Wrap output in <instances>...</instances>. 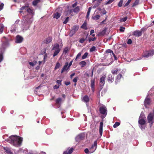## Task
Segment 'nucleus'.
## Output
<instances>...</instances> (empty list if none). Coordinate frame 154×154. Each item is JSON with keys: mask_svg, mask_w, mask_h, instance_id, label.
I'll return each instance as SVG.
<instances>
[{"mask_svg": "<svg viewBox=\"0 0 154 154\" xmlns=\"http://www.w3.org/2000/svg\"><path fill=\"white\" fill-rule=\"evenodd\" d=\"M21 10L19 12L24 14L26 11L27 13L30 14L27 15L23 16V19L21 21L22 28L23 30H26L28 29L30 25L33 21V16L34 15V11L29 7L28 5L23 6L20 8Z\"/></svg>", "mask_w": 154, "mask_h": 154, "instance_id": "obj_1", "label": "nucleus"}, {"mask_svg": "<svg viewBox=\"0 0 154 154\" xmlns=\"http://www.w3.org/2000/svg\"><path fill=\"white\" fill-rule=\"evenodd\" d=\"M5 140L15 146L19 147L21 145L23 138L16 135H12Z\"/></svg>", "mask_w": 154, "mask_h": 154, "instance_id": "obj_2", "label": "nucleus"}, {"mask_svg": "<svg viewBox=\"0 0 154 154\" xmlns=\"http://www.w3.org/2000/svg\"><path fill=\"white\" fill-rule=\"evenodd\" d=\"M9 45L8 40H6L2 43L1 48L0 49V63L3 60V54L5 49L8 47Z\"/></svg>", "mask_w": 154, "mask_h": 154, "instance_id": "obj_3", "label": "nucleus"}, {"mask_svg": "<svg viewBox=\"0 0 154 154\" xmlns=\"http://www.w3.org/2000/svg\"><path fill=\"white\" fill-rule=\"evenodd\" d=\"M100 113L102 115L101 118L102 119L104 118L107 114V109L106 107L104 105H102L99 109Z\"/></svg>", "mask_w": 154, "mask_h": 154, "instance_id": "obj_4", "label": "nucleus"}, {"mask_svg": "<svg viewBox=\"0 0 154 154\" xmlns=\"http://www.w3.org/2000/svg\"><path fill=\"white\" fill-rule=\"evenodd\" d=\"M154 111L152 112H150L147 116V120L151 127L154 123Z\"/></svg>", "mask_w": 154, "mask_h": 154, "instance_id": "obj_5", "label": "nucleus"}, {"mask_svg": "<svg viewBox=\"0 0 154 154\" xmlns=\"http://www.w3.org/2000/svg\"><path fill=\"white\" fill-rule=\"evenodd\" d=\"M52 50H55L53 55V56L54 57L58 54L60 51L59 44L57 43L55 44L53 47Z\"/></svg>", "mask_w": 154, "mask_h": 154, "instance_id": "obj_6", "label": "nucleus"}, {"mask_svg": "<svg viewBox=\"0 0 154 154\" xmlns=\"http://www.w3.org/2000/svg\"><path fill=\"white\" fill-rule=\"evenodd\" d=\"M146 119H139L138 123L139 124V127L141 130L145 128V124L146 123Z\"/></svg>", "mask_w": 154, "mask_h": 154, "instance_id": "obj_7", "label": "nucleus"}, {"mask_svg": "<svg viewBox=\"0 0 154 154\" xmlns=\"http://www.w3.org/2000/svg\"><path fill=\"white\" fill-rule=\"evenodd\" d=\"M154 54V50H151L149 51H145L143 55V57L148 58L149 57L151 56Z\"/></svg>", "mask_w": 154, "mask_h": 154, "instance_id": "obj_8", "label": "nucleus"}, {"mask_svg": "<svg viewBox=\"0 0 154 154\" xmlns=\"http://www.w3.org/2000/svg\"><path fill=\"white\" fill-rule=\"evenodd\" d=\"M106 76L105 75H102L100 79V85L102 88L104 86L105 83V80L106 79Z\"/></svg>", "mask_w": 154, "mask_h": 154, "instance_id": "obj_9", "label": "nucleus"}, {"mask_svg": "<svg viewBox=\"0 0 154 154\" xmlns=\"http://www.w3.org/2000/svg\"><path fill=\"white\" fill-rule=\"evenodd\" d=\"M85 137V134H80L77 136L75 138V140L77 142H79L83 140Z\"/></svg>", "mask_w": 154, "mask_h": 154, "instance_id": "obj_10", "label": "nucleus"}, {"mask_svg": "<svg viewBox=\"0 0 154 154\" xmlns=\"http://www.w3.org/2000/svg\"><path fill=\"white\" fill-rule=\"evenodd\" d=\"M97 146V141H94V144L89 149V153L93 152L96 149Z\"/></svg>", "mask_w": 154, "mask_h": 154, "instance_id": "obj_11", "label": "nucleus"}, {"mask_svg": "<svg viewBox=\"0 0 154 154\" xmlns=\"http://www.w3.org/2000/svg\"><path fill=\"white\" fill-rule=\"evenodd\" d=\"M68 65V62H66L65 63V65L61 69V73H62L65 71H66L67 72H68V70L69 69L70 67H69V66Z\"/></svg>", "mask_w": 154, "mask_h": 154, "instance_id": "obj_12", "label": "nucleus"}, {"mask_svg": "<svg viewBox=\"0 0 154 154\" xmlns=\"http://www.w3.org/2000/svg\"><path fill=\"white\" fill-rule=\"evenodd\" d=\"M143 30H144V29L143 28L140 31L136 30L133 32V34L134 35L138 37L142 35V32L143 31Z\"/></svg>", "mask_w": 154, "mask_h": 154, "instance_id": "obj_13", "label": "nucleus"}, {"mask_svg": "<svg viewBox=\"0 0 154 154\" xmlns=\"http://www.w3.org/2000/svg\"><path fill=\"white\" fill-rule=\"evenodd\" d=\"M151 100L148 97V96L145 99L144 102V105L145 107L146 108L148 107V106L150 104Z\"/></svg>", "mask_w": 154, "mask_h": 154, "instance_id": "obj_14", "label": "nucleus"}, {"mask_svg": "<svg viewBox=\"0 0 154 154\" xmlns=\"http://www.w3.org/2000/svg\"><path fill=\"white\" fill-rule=\"evenodd\" d=\"M23 38L22 37L19 35H17L16 36L15 40V42L17 43H20L23 41Z\"/></svg>", "mask_w": 154, "mask_h": 154, "instance_id": "obj_15", "label": "nucleus"}, {"mask_svg": "<svg viewBox=\"0 0 154 154\" xmlns=\"http://www.w3.org/2000/svg\"><path fill=\"white\" fill-rule=\"evenodd\" d=\"M114 77L111 74H109L108 76L107 80L109 83H112L114 80Z\"/></svg>", "mask_w": 154, "mask_h": 154, "instance_id": "obj_16", "label": "nucleus"}, {"mask_svg": "<svg viewBox=\"0 0 154 154\" xmlns=\"http://www.w3.org/2000/svg\"><path fill=\"white\" fill-rule=\"evenodd\" d=\"M103 122H100V125L99 126V133L100 136H101L103 134Z\"/></svg>", "mask_w": 154, "mask_h": 154, "instance_id": "obj_17", "label": "nucleus"}, {"mask_svg": "<svg viewBox=\"0 0 154 154\" xmlns=\"http://www.w3.org/2000/svg\"><path fill=\"white\" fill-rule=\"evenodd\" d=\"M113 51L110 49H108L106 51V53L105 54L106 56H111L112 54H113Z\"/></svg>", "mask_w": 154, "mask_h": 154, "instance_id": "obj_18", "label": "nucleus"}, {"mask_svg": "<svg viewBox=\"0 0 154 154\" xmlns=\"http://www.w3.org/2000/svg\"><path fill=\"white\" fill-rule=\"evenodd\" d=\"M122 77V75L121 74H119L118 75H117L116 78V81H115V83L116 84H117L118 82H120V79Z\"/></svg>", "mask_w": 154, "mask_h": 154, "instance_id": "obj_19", "label": "nucleus"}, {"mask_svg": "<svg viewBox=\"0 0 154 154\" xmlns=\"http://www.w3.org/2000/svg\"><path fill=\"white\" fill-rule=\"evenodd\" d=\"M91 87L93 92L94 91V80L92 79L91 80Z\"/></svg>", "mask_w": 154, "mask_h": 154, "instance_id": "obj_20", "label": "nucleus"}, {"mask_svg": "<svg viewBox=\"0 0 154 154\" xmlns=\"http://www.w3.org/2000/svg\"><path fill=\"white\" fill-rule=\"evenodd\" d=\"M73 149L72 148L69 150L65 151L63 152V154H71L73 152Z\"/></svg>", "mask_w": 154, "mask_h": 154, "instance_id": "obj_21", "label": "nucleus"}, {"mask_svg": "<svg viewBox=\"0 0 154 154\" xmlns=\"http://www.w3.org/2000/svg\"><path fill=\"white\" fill-rule=\"evenodd\" d=\"M4 149L5 151L8 154H13L12 152L9 148L8 147H4Z\"/></svg>", "mask_w": 154, "mask_h": 154, "instance_id": "obj_22", "label": "nucleus"}, {"mask_svg": "<svg viewBox=\"0 0 154 154\" xmlns=\"http://www.w3.org/2000/svg\"><path fill=\"white\" fill-rule=\"evenodd\" d=\"M73 12V9H70L65 12V14H66V16L70 15H72V13Z\"/></svg>", "mask_w": 154, "mask_h": 154, "instance_id": "obj_23", "label": "nucleus"}, {"mask_svg": "<svg viewBox=\"0 0 154 154\" xmlns=\"http://www.w3.org/2000/svg\"><path fill=\"white\" fill-rule=\"evenodd\" d=\"M119 71H120V69H114L112 70L111 72L114 75L117 74Z\"/></svg>", "mask_w": 154, "mask_h": 154, "instance_id": "obj_24", "label": "nucleus"}, {"mask_svg": "<svg viewBox=\"0 0 154 154\" xmlns=\"http://www.w3.org/2000/svg\"><path fill=\"white\" fill-rule=\"evenodd\" d=\"M52 40V38L51 37H49L45 39V43L46 44H48L50 43Z\"/></svg>", "mask_w": 154, "mask_h": 154, "instance_id": "obj_25", "label": "nucleus"}, {"mask_svg": "<svg viewBox=\"0 0 154 154\" xmlns=\"http://www.w3.org/2000/svg\"><path fill=\"white\" fill-rule=\"evenodd\" d=\"M83 100L85 102H88L89 100V97L87 95L83 97Z\"/></svg>", "mask_w": 154, "mask_h": 154, "instance_id": "obj_26", "label": "nucleus"}, {"mask_svg": "<svg viewBox=\"0 0 154 154\" xmlns=\"http://www.w3.org/2000/svg\"><path fill=\"white\" fill-rule=\"evenodd\" d=\"M60 15L61 14H60L58 12H57L54 14V17L58 19L60 17Z\"/></svg>", "mask_w": 154, "mask_h": 154, "instance_id": "obj_27", "label": "nucleus"}, {"mask_svg": "<svg viewBox=\"0 0 154 154\" xmlns=\"http://www.w3.org/2000/svg\"><path fill=\"white\" fill-rule=\"evenodd\" d=\"M81 28L85 30H87V23L86 22H85L81 26Z\"/></svg>", "mask_w": 154, "mask_h": 154, "instance_id": "obj_28", "label": "nucleus"}, {"mask_svg": "<svg viewBox=\"0 0 154 154\" xmlns=\"http://www.w3.org/2000/svg\"><path fill=\"white\" fill-rule=\"evenodd\" d=\"M86 64V63L84 61H81L79 63V64L81 66V67H83L85 66Z\"/></svg>", "mask_w": 154, "mask_h": 154, "instance_id": "obj_29", "label": "nucleus"}, {"mask_svg": "<svg viewBox=\"0 0 154 154\" xmlns=\"http://www.w3.org/2000/svg\"><path fill=\"white\" fill-rule=\"evenodd\" d=\"M79 27V26L75 25L72 27V29L76 32L78 30Z\"/></svg>", "mask_w": 154, "mask_h": 154, "instance_id": "obj_30", "label": "nucleus"}, {"mask_svg": "<svg viewBox=\"0 0 154 154\" xmlns=\"http://www.w3.org/2000/svg\"><path fill=\"white\" fill-rule=\"evenodd\" d=\"M40 0H34L32 2V5L34 6H36L37 4L40 2Z\"/></svg>", "mask_w": 154, "mask_h": 154, "instance_id": "obj_31", "label": "nucleus"}, {"mask_svg": "<svg viewBox=\"0 0 154 154\" xmlns=\"http://www.w3.org/2000/svg\"><path fill=\"white\" fill-rule=\"evenodd\" d=\"M37 62L36 61L34 60L32 62H29V64L32 66H33L36 64Z\"/></svg>", "mask_w": 154, "mask_h": 154, "instance_id": "obj_32", "label": "nucleus"}, {"mask_svg": "<svg viewBox=\"0 0 154 154\" xmlns=\"http://www.w3.org/2000/svg\"><path fill=\"white\" fill-rule=\"evenodd\" d=\"M4 27V26L3 24L0 23V32L1 33H2L3 32Z\"/></svg>", "mask_w": 154, "mask_h": 154, "instance_id": "obj_33", "label": "nucleus"}, {"mask_svg": "<svg viewBox=\"0 0 154 154\" xmlns=\"http://www.w3.org/2000/svg\"><path fill=\"white\" fill-rule=\"evenodd\" d=\"M100 17V16L99 15H96L93 16L92 17V18L93 19L95 20H98Z\"/></svg>", "mask_w": 154, "mask_h": 154, "instance_id": "obj_34", "label": "nucleus"}, {"mask_svg": "<svg viewBox=\"0 0 154 154\" xmlns=\"http://www.w3.org/2000/svg\"><path fill=\"white\" fill-rule=\"evenodd\" d=\"M17 28L16 26L15 25H14L12 26L11 29V32H13L15 31L16 29Z\"/></svg>", "mask_w": 154, "mask_h": 154, "instance_id": "obj_35", "label": "nucleus"}, {"mask_svg": "<svg viewBox=\"0 0 154 154\" xmlns=\"http://www.w3.org/2000/svg\"><path fill=\"white\" fill-rule=\"evenodd\" d=\"M76 32H75L73 29H72L71 30L69 33V36L70 37L72 36Z\"/></svg>", "mask_w": 154, "mask_h": 154, "instance_id": "obj_36", "label": "nucleus"}, {"mask_svg": "<svg viewBox=\"0 0 154 154\" xmlns=\"http://www.w3.org/2000/svg\"><path fill=\"white\" fill-rule=\"evenodd\" d=\"M139 119H146L143 113H141L139 117Z\"/></svg>", "mask_w": 154, "mask_h": 154, "instance_id": "obj_37", "label": "nucleus"}, {"mask_svg": "<svg viewBox=\"0 0 154 154\" xmlns=\"http://www.w3.org/2000/svg\"><path fill=\"white\" fill-rule=\"evenodd\" d=\"M61 99L60 98H58L57 99L56 101V103L58 104H60L61 101Z\"/></svg>", "mask_w": 154, "mask_h": 154, "instance_id": "obj_38", "label": "nucleus"}, {"mask_svg": "<svg viewBox=\"0 0 154 154\" xmlns=\"http://www.w3.org/2000/svg\"><path fill=\"white\" fill-rule=\"evenodd\" d=\"M96 38L94 37H89L88 39V42H91V41H93L95 40Z\"/></svg>", "mask_w": 154, "mask_h": 154, "instance_id": "obj_39", "label": "nucleus"}, {"mask_svg": "<svg viewBox=\"0 0 154 154\" xmlns=\"http://www.w3.org/2000/svg\"><path fill=\"white\" fill-rule=\"evenodd\" d=\"M60 66V64L58 62L57 63L56 65L54 67V69L56 70L59 68Z\"/></svg>", "mask_w": 154, "mask_h": 154, "instance_id": "obj_40", "label": "nucleus"}, {"mask_svg": "<svg viewBox=\"0 0 154 154\" xmlns=\"http://www.w3.org/2000/svg\"><path fill=\"white\" fill-rule=\"evenodd\" d=\"M96 48L95 47L93 46L91 48H90V52H92L93 51H96Z\"/></svg>", "mask_w": 154, "mask_h": 154, "instance_id": "obj_41", "label": "nucleus"}, {"mask_svg": "<svg viewBox=\"0 0 154 154\" xmlns=\"http://www.w3.org/2000/svg\"><path fill=\"white\" fill-rule=\"evenodd\" d=\"M120 123L119 122H115V124L113 125V127L114 128H116L120 125Z\"/></svg>", "mask_w": 154, "mask_h": 154, "instance_id": "obj_42", "label": "nucleus"}, {"mask_svg": "<svg viewBox=\"0 0 154 154\" xmlns=\"http://www.w3.org/2000/svg\"><path fill=\"white\" fill-rule=\"evenodd\" d=\"M88 54L87 52L85 53L84 54L82 57V59H85L87 57V56L88 55Z\"/></svg>", "mask_w": 154, "mask_h": 154, "instance_id": "obj_43", "label": "nucleus"}, {"mask_svg": "<svg viewBox=\"0 0 154 154\" xmlns=\"http://www.w3.org/2000/svg\"><path fill=\"white\" fill-rule=\"evenodd\" d=\"M79 10V7L78 6L75 8L73 10V12L74 11V12L75 13L78 12Z\"/></svg>", "mask_w": 154, "mask_h": 154, "instance_id": "obj_44", "label": "nucleus"}, {"mask_svg": "<svg viewBox=\"0 0 154 154\" xmlns=\"http://www.w3.org/2000/svg\"><path fill=\"white\" fill-rule=\"evenodd\" d=\"M81 54L82 53L81 52L79 53L76 56V57L75 59V60L77 61V59L79 58L81 55Z\"/></svg>", "mask_w": 154, "mask_h": 154, "instance_id": "obj_45", "label": "nucleus"}, {"mask_svg": "<svg viewBox=\"0 0 154 154\" xmlns=\"http://www.w3.org/2000/svg\"><path fill=\"white\" fill-rule=\"evenodd\" d=\"M123 0H121L118 3V5L119 7H121L122 6Z\"/></svg>", "mask_w": 154, "mask_h": 154, "instance_id": "obj_46", "label": "nucleus"}, {"mask_svg": "<svg viewBox=\"0 0 154 154\" xmlns=\"http://www.w3.org/2000/svg\"><path fill=\"white\" fill-rule=\"evenodd\" d=\"M125 28L123 26H120V27L119 30L121 32H123L124 31Z\"/></svg>", "mask_w": 154, "mask_h": 154, "instance_id": "obj_47", "label": "nucleus"}, {"mask_svg": "<svg viewBox=\"0 0 154 154\" xmlns=\"http://www.w3.org/2000/svg\"><path fill=\"white\" fill-rule=\"evenodd\" d=\"M106 33V30H103L99 34L100 35H103Z\"/></svg>", "mask_w": 154, "mask_h": 154, "instance_id": "obj_48", "label": "nucleus"}, {"mask_svg": "<svg viewBox=\"0 0 154 154\" xmlns=\"http://www.w3.org/2000/svg\"><path fill=\"white\" fill-rule=\"evenodd\" d=\"M127 19V17H125L121 19L120 20L121 22H125V21Z\"/></svg>", "mask_w": 154, "mask_h": 154, "instance_id": "obj_49", "label": "nucleus"}, {"mask_svg": "<svg viewBox=\"0 0 154 154\" xmlns=\"http://www.w3.org/2000/svg\"><path fill=\"white\" fill-rule=\"evenodd\" d=\"M78 77H75L72 80L73 82L76 83L77 81Z\"/></svg>", "mask_w": 154, "mask_h": 154, "instance_id": "obj_50", "label": "nucleus"}, {"mask_svg": "<svg viewBox=\"0 0 154 154\" xmlns=\"http://www.w3.org/2000/svg\"><path fill=\"white\" fill-rule=\"evenodd\" d=\"M69 19V17H67L66 18L65 21L63 22V23L64 24H66L68 21Z\"/></svg>", "mask_w": 154, "mask_h": 154, "instance_id": "obj_51", "label": "nucleus"}, {"mask_svg": "<svg viewBox=\"0 0 154 154\" xmlns=\"http://www.w3.org/2000/svg\"><path fill=\"white\" fill-rule=\"evenodd\" d=\"M132 0H128L127 2L124 5V7H126L128 5Z\"/></svg>", "mask_w": 154, "mask_h": 154, "instance_id": "obj_52", "label": "nucleus"}, {"mask_svg": "<svg viewBox=\"0 0 154 154\" xmlns=\"http://www.w3.org/2000/svg\"><path fill=\"white\" fill-rule=\"evenodd\" d=\"M115 0H109L106 3V5H107L111 3L112 2L114 1Z\"/></svg>", "mask_w": 154, "mask_h": 154, "instance_id": "obj_53", "label": "nucleus"}, {"mask_svg": "<svg viewBox=\"0 0 154 154\" xmlns=\"http://www.w3.org/2000/svg\"><path fill=\"white\" fill-rule=\"evenodd\" d=\"M127 43L128 45L131 44L132 43V40L131 39H128Z\"/></svg>", "mask_w": 154, "mask_h": 154, "instance_id": "obj_54", "label": "nucleus"}, {"mask_svg": "<svg viewBox=\"0 0 154 154\" xmlns=\"http://www.w3.org/2000/svg\"><path fill=\"white\" fill-rule=\"evenodd\" d=\"M85 41V39L84 38H82L81 39L79 40V42L81 43H83Z\"/></svg>", "mask_w": 154, "mask_h": 154, "instance_id": "obj_55", "label": "nucleus"}, {"mask_svg": "<svg viewBox=\"0 0 154 154\" xmlns=\"http://www.w3.org/2000/svg\"><path fill=\"white\" fill-rule=\"evenodd\" d=\"M138 0H136L133 4V6H135L137 5L138 4Z\"/></svg>", "mask_w": 154, "mask_h": 154, "instance_id": "obj_56", "label": "nucleus"}, {"mask_svg": "<svg viewBox=\"0 0 154 154\" xmlns=\"http://www.w3.org/2000/svg\"><path fill=\"white\" fill-rule=\"evenodd\" d=\"M61 80H57L56 82L60 86L61 85Z\"/></svg>", "mask_w": 154, "mask_h": 154, "instance_id": "obj_57", "label": "nucleus"}, {"mask_svg": "<svg viewBox=\"0 0 154 154\" xmlns=\"http://www.w3.org/2000/svg\"><path fill=\"white\" fill-rule=\"evenodd\" d=\"M68 51V48L67 47L65 48L63 52L64 53H66Z\"/></svg>", "mask_w": 154, "mask_h": 154, "instance_id": "obj_58", "label": "nucleus"}, {"mask_svg": "<svg viewBox=\"0 0 154 154\" xmlns=\"http://www.w3.org/2000/svg\"><path fill=\"white\" fill-rule=\"evenodd\" d=\"M102 1V0H98L97 1V4L96 5V6H98L100 4L101 2Z\"/></svg>", "mask_w": 154, "mask_h": 154, "instance_id": "obj_59", "label": "nucleus"}, {"mask_svg": "<svg viewBox=\"0 0 154 154\" xmlns=\"http://www.w3.org/2000/svg\"><path fill=\"white\" fill-rule=\"evenodd\" d=\"M85 153H87L88 152H89V150L87 148L85 149Z\"/></svg>", "mask_w": 154, "mask_h": 154, "instance_id": "obj_60", "label": "nucleus"}, {"mask_svg": "<svg viewBox=\"0 0 154 154\" xmlns=\"http://www.w3.org/2000/svg\"><path fill=\"white\" fill-rule=\"evenodd\" d=\"M90 12H87L86 17L87 19H88L89 17V16L90 15Z\"/></svg>", "mask_w": 154, "mask_h": 154, "instance_id": "obj_61", "label": "nucleus"}, {"mask_svg": "<svg viewBox=\"0 0 154 154\" xmlns=\"http://www.w3.org/2000/svg\"><path fill=\"white\" fill-rule=\"evenodd\" d=\"M65 84L66 85H68L70 84V82H65Z\"/></svg>", "mask_w": 154, "mask_h": 154, "instance_id": "obj_62", "label": "nucleus"}, {"mask_svg": "<svg viewBox=\"0 0 154 154\" xmlns=\"http://www.w3.org/2000/svg\"><path fill=\"white\" fill-rule=\"evenodd\" d=\"M72 62H73V60H71V61H70V62L69 63V64H68V66H69V67H70V66L72 65Z\"/></svg>", "mask_w": 154, "mask_h": 154, "instance_id": "obj_63", "label": "nucleus"}, {"mask_svg": "<svg viewBox=\"0 0 154 154\" xmlns=\"http://www.w3.org/2000/svg\"><path fill=\"white\" fill-rule=\"evenodd\" d=\"M59 86H60V85H59L58 86H57V85H55L54 87V89H58L59 88Z\"/></svg>", "mask_w": 154, "mask_h": 154, "instance_id": "obj_64", "label": "nucleus"}]
</instances>
